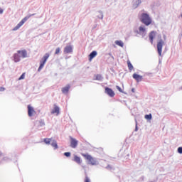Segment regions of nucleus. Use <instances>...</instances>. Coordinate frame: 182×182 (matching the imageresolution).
<instances>
[{
    "label": "nucleus",
    "mask_w": 182,
    "mask_h": 182,
    "mask_svg": "<svg viewBox=\"0 0 182 182\" xmlns=\"http://www.w3.org/2000/svg\"><path fill=\"white\" fill-rule=\"evenodd\" d=\"M0 14H4V10L1 8H0Z\"/></svg>",
    "instance_id": "nucleus-34"
},
{
    "label": "nucleus",
    "mask_w": 182,
    "mask_h": 182,
    "mask_svg": "<svg viewBox=\"0 0 182 182\" xmlns=\"http://www.w3.org/2000/svg\"><path fill=\"white\" fill-rule=\"evenodd\" d=\"M30 18H31V16H26L25 18H23L17 24V26H16V27H14V28H13V31H18V29H19V28H21V26H22V25H23V23H25V22H26V21H28Z\"/></svg>",
    "instance_id": "nucleus-4"
},
{
    "label": "nucleus",
    "mask_w": 182,
    "mask_h": 182,
    "mask_svg": "<svg viewBox=\"0 0 182 182\" xmlns=\"http://www.w3.org/2000/svg\"><path fill=\"white\" fill-rule=\"evenodd\" d=\"M4 90H5V88L4 87H0V92H4Z\"/></svg>",
    "instance_id": "nucleus-33"
},
{
    "label": "nucleus",
    "mask_w": 182,
    "mask_h": 182,
    "mask_svg": "<svg viewBox=\"0 0 182 182\" xmlns=\"http://www.w3.org/2000/svg\"><path fill=\"white\" fill-rule=\"evenodd\" d=\"M132 77L136 81V82H141L143 80V76L134 73L132 75Z\"/></svg>",
    "instance_id": "nucleus-13"
},
{
    "label": "nucleus",
    "mask_w": 182,
    "mask_h": 182,
    "mask_svg": "<svg viewBox=\"0 0 182 182\" xmlns=\"http://www.w3.org/2000/svg\"><path fill=\"white\" fill-rule=\"evenodd\" d=\"M70 89V85H68L67 86L62 88V93L64 95H68L69 93V90Z\"/></svg>",
    "instance_id": "nucleus-14"
},
{
    "label": "nucleus",
    "mask_w": 182,
    "mask_h": 182,
    "mask_svg": "<svg viewBox=\"0 0 182 182\" xmlns=\"http://www.w3.org/2000/svg\"><path fill=\"white\" fill-rule=\"evenodd\" d=\"M107 168H110V166H107Z\"/></svg>",
    "instance_id": "nucleus-36"
},
{
    "label": "nucleus",
    "mask_w": 182,
    "mask_h": 182,
    "mask_svg": "<svg viewBox=\"0 0 182 182\" xmlns=\"http://www.w3.org/2000/svg\"><path fill=\"white\" fill-rule=\"evenodd\" d=\"M27 109H28V114L29 117H32L33 114H36V111H35V109H33V107L31 105H28Z\"/></svg>",
    "instance_id": "nucleus-6"
},
{
    "label": "nucleus",
    "mask_w": 182,
    "mask_h": 182,
    "mask_svg": "<svg viewBox=\"0 0 182 182\" xmlns=\"http://www.w3.org/2000/svg\"><path fill=\"white\" fill-rule=\"evenodd\" d=\"M145 119L146 120H151V114L145 115Z\"/></svg>",
    "instance_id": "nucleus-23"
},
{
    "label": "nucleus",
    "mask_w": 182,
    "mask_h": 182,
    "mask_svg": "<svg viewBox=\"0 0 182 182\" xmlns=\"http://www.w3.org/2000/svg\"><path fill=\"white\" fill-rule=\"evenodd\" d=\"M178 153H179V154H182V147L178 148Z\"/></svg>",
    "instance_id": "nucleus-29"
},
{
    "label": "nucleus",
    "mask_w": 182,
    "mask_h": 182,
    "mask_svg": "<svg viewBox=\"0 0 182 182\" xmlns=\"http://www.w3.org/2000/svg\"><path fill=\"white\" fill-rule=\"evenodd\" d=\"M164 45V41L163 40H160L156 45L158 53L159 56H161V53L163 52V46Z\"/></svg>",
    "instance_id": "nucleus-5"
},
{
    "label": "nucleus",
    "mask_w": 182,
    "mask_h": 182,
    "mask_svg": "<svg viewBox=\"0 0 182 182\" xmlns=\"http://www.w3.org/2000/svg\"><path fill=\"white\" fill-rule=\"evenodd\" d=\"M51 146L54 147L55 149H58V144L56 143V141H53L51 143Z\"/></svg>",
    "instance_id": "nucleus-22"
},
{
    "label": "nucleus",
    "mask_w": 182,
    "mask_h": 182,
    "mask_svg": "<svg viewBox=\"0 0 182 182\" xmlns=\"http://www.w3.org/2000/svg\"><path fill=\"white\" fill-rule=\"evenodd\" d=\"M139 31L140 35H144V33H146V28H144V26H139Z\"/></svg>",
    "instance_id": "nucleus-18"
},
{
    "label": "nucleus",
    "mask_w": 182,
    "mask_h": 182,
    "mask_svg": "<svg viewBox=\"0 0 182 182\" xmlns=\"http://www.w3.org/2000/svg\"><path fill=\"white\" fill-rule=\"evenodd\" d=\"M157 35V32L152 31L149 33V41L151 43V45H153L154 41V38H156V36Z\"/></svg>",
    "instance_id": "nucleus-8"
},
{
    "label": "nucleus",
    "mask_w": 182,
    "mask_h": 182,
    "mask_svg": "<svg viewBox=\"0 0 182 182\" xmlns=\"http://www.w3.org/2000/svg\"><path fill=\"white\" fill-rule=\"evenodd\" d=\"M81 156H82L85 160H87L91 166H96L97 164L96 159L93 158L91 155L88 154H81Z\"/></svg>",
    "instance_id": "nucleus-2"
},
{
    "label": "nucleus",
    "mask_w": 182,
    "mask_h": 182,
    "mask_svg": "<svg viewBox=\"0 0 182 182\" xmlns=\"http://www.w3.org/2000/svg\"><path fill=\"white\" fill-rule=\"evenodd\" d=\"M14 61L17 63V62L21 61V56L19 55V53H18V51L16 53H14Z\"/></svg>",
    "instance_id": "nucleus-15"
},
{
    "label": "nucleus",
    "mask_w": 182,
    "mask_h": 182,
    "mask_svg": "<svg viewBox=\"0 0 182 182\" xmlns=\"http://www.w3.org/2000/svg\"><path fill=\"white\" fill-rule=\"evenodd\" d=\"M64 156H65V157H70V152L64 153Z\"/></svg>",
    "instance_id": "nucleus-28"
},
{
    "label": "nucleus",
    "mask_w": 182,
    "mask_h": 182,
    "mask_svg": "<svg viewBox=\"0 0 182 182\" xmlns=\"http://www.w3.org/2000/svg\"><path fill=\"white\" fill-rule=\"evenodd\" d=\"M105 93L108 95L110 97H114V92L112 88H109L107 87H105Z\"/></svg>",
    "instance_id": "nucleus-11"
},
{
    "label": "nucleus",
    "mask_w": 182,
    "mask_h": 182,
    "mask_svg": "<svg viewBox=\"0 0 182 182\" xmlns=\"http://www.w3.org/2000/svg\"><path fill=\"white\" fill-rule=\"evenodd\" d=\"M95 79H96V80H102V75H97L96 76H95Z\"/></svg>",
    "instance_id": "nucleus-25"
},
{
    "label": "nucleus",
    "mask_w": 182,
    "mask_h": 182,
    "mask_svg": "<svg viewBox=\"0 0 182 182\" xmlns=\"http://www.w3.org/2000/svg\"><path fill=\"white\" fill-rule=\"evenodd\" d=\"M70 147H72V149H76L77 147V144H78V141L77 140H76V139L70 136Z\"/></svg>",
    "instance_id": "nucleus-7"
},
{
    "label": "nucleus",
    "mask_w": 182,
    "mask_h": 182,
    "mask_svg": "<svg viewBox=\"0 0 182 182\" xmlns=\"http://www.w3.org/2000/svg\"><path fill=\"white\" fill-rule=\"evenodd\" d=\"M21 58L24 59L25 58H28V51L26 50H21L17 51Z\"/></svg>",
    "instance_id": "nucleus-10"
},
{
    "label": "nucleus",
    "mask_w": 182,
    "mask_h": 182,
    "mask_svg": "<svg viewBox=\"0 0 182 182\" xmlns=\"http://www.w3.org/2000/svg\"><path fill=\"white\" fill-rule=\"evenodd\" d=\"M50 141H52L51 139H49V138L44 139V143H46V144H50Z\"/></svg>",
    "instance_id": "nucleus-21"
},
{
    "label": "nucleus",
    "mask_w": 182,
    "mask_h": 182,
    "mask_svg": "<svg viewBox=\"0 0 182 182\" xmlns=\"http://www.w3.org/2000/svg\"><path fill=\"white\" fill-rule=\"evenodd\" d=\"M136 4L137 5H140V4H141V0H137Z\"/></svg>",
    "instance_id": "nucleus-31"
},
{
    "label": "nucleus",
    "mask_w": 182,
    "mask_h": 182,
    "mask_svg": "<svg viewBox=\"0 0 182 182\" xmlns=\"http://www.w3.org/2000/svg\"><path fill=\"white\" fill-rule=\"evenodd\" d=\"M73 52V47L72 46H66L64 48V53L68 54V53H72Z\"/></svg>",
    "instance_id": "nucleus-12"
},
{
    "label": "nucleus",
    "mask_w": 182,
    "mask_h": 182,
    "mask_svg": "<svg viewBox=\"0 0 182 182\" xmlns=\"http://www.w3.org/2000/svg\"><path fill=\"white\" fill-rule=\"evenodd\" d=\"M140 21L144 23L146 26L151 25L153 20L148 14L144 13L141 15Z\"/></svg>",
    "instance_id": "nucleus-1"
},
{
    "label": "nucleus",
    "mask_w": 182,
    "mask_h": 182,
    "mask_svg": "<svg viewBox=\"0 0 182 182\" xmlns=\"http://www.w3.org/2000/svg\"><path fill=\"white\" fill-rule=\"evenodd\" d=\"M115 45H117L118 46H120L121 48H123V46H124V43H122V41H116Z\"/></svg>",
    "instance_id": "nucleus-20"
},
{
    "label": "nucleus",
    "mask_w": 182,
    "mask_h": 182,
    "mask_svg": "<svg viewBox=\"0 0 182 182\" xmlns=\"http://www.w3.org/2000/svg\"><path fill=\"white\" fill-rule=\"evenodd\" d=\"M132 92H133V93H134V88L132 89Z\"/></svg>",
    "instance_id": "nucleus-35"
},
{
    "label": "nucleus",
    "mask_w": 182,
    "mask_h": 182,
    "mask_svg": "<svg viewBox=\"0 0 182 182\" xmlns=\"http://www.w3.org/2000/svg\"><path fill=\"white\" fill-rule=\"evenodd\" d=\"M60 53V48H57L55 49V55H59Z\"/></svg>",
    "instance_id": "nucleus-24"
},
{
    "label": "nucleus",
    "mask_w": 182,
    "mask_h": 182,
    "mask_svg": "<svg viewBox=\"0 0 182 182\" xmlns=\"http://www.w3.org/2000/svg\"><path fill=\"white\" fill-rule=\"evenodd\" d=\"M73 161L77 163V164H82V159L77 155H74Z\"/></svg>",
    "instance_id": "nucleus-16"
},
{
    "label": "nucleus",
    "mask_w": 182,
    "mask_h": 182,
    "mask_svg": "<svg viewBox=\"0 0 182 182\" xmlns=\"http://www.w3.org/2000/svg\"><path fill=\"white\" fill-rule=\"evenodd\" d=\"M127 63L129 70H132L134 69V67H133V65H132V63H130V60H128L127 61Z\"/></svg>",
    "instance_id": "nucleus-19"
},
{
    "label": "nucleus",
    "mask_w": 182,
    "mask_h": 182,
    "mask_svg": "<svg viewBox=\"0 0 182 182\" xmlns=\"http://www.w3.org/2000/svg\"><path fill=\"white\" fill-rule=\"evenodd\" d=\"M84 182H90V178H89V176H85Z\"/></svg>",
    "instance_id": "nucleus-27"
},
{
    "label": "nucleus",
    "mask_w": 182,
    "mask_h": 182,
    "mask_svg": "<svg viewBox=\"0 0 182 182\" xmlns=\"http://www.w3.org/2000/svg\"><path fill=\"white\" fill-rule=\"evenodd\" d=\"M95 56H97V52L94 50L89 55V60H92Z\"/></svg>",
    "instance_id": "nucleus-17"
},
{
    "label": "nucleus",
    "mask_w": 182,
    "mask_h": 182,
    "mask_svg": "<svg viewBox=\"0 0 182 182\" xmlns=\"http://www.w3.org/2000/svg\"><path fill=\"white\" fill-rule=\"evenodd\" d=\"M49 56H50L49 53H46L44 55V56L40 61V66L38 69V72H41V70H42V69H43V66H45V63H46V60H48V59H49Z\"/></svg>",
    "instance_id": "nucleus-3"
},
{
    "label": "nucleus",
    "mask_w": 182,
    "mask_h": 182,
    "mask_svg": "<svg viewBox=\"0 0 182 182\" xmlns=\"http://www.w3.org/2000/svg\"><path fill=\"white\" fill-rule=\"evenodd\" d=\"M23 79H25V73H23L21 75V77L18 78V80H23Z\"/></svg>",
    "instance_id": "nucleus-26"
},
{
    "label": "nucleus",
    "mask_w": 182,
    "mask_h": 182,
    "mask_svg": "<svg viewBox=\"0 0 182 182\" xmlns=\"http://www.w3.org/2000/svg\"><path fill=\"white\" fill-rule=\"evenodd\" d=\"M60 109L56 105H54L53 109L51 110V114H56V116H59Z\"/></svg>",
    "instance_id": "nucleus-9"
},
{
    "label": "nucleus",
    "mask_w": 182,
    "mask_h": 182,
    "mask_svg": "<svg viewBox=\"0 0 182 182\" xmlns=\"http://www.w3.org/2000/svg\"><path fill=\"white\" fill-rule=\"evenodd\" d=\"M40 126H45V122H43V121H40Z\"/></svg>",
    "instance_id": "nucleus-30"
},
{
    "label": "nucleus",
    "mask_w": 182,
    "mask_h": 182,
    "mask_svg": "<svg viewBox=\"0 0 182 182\" xmlns=\"http://www.w3.org/2000/svg\"><path fill=\"white\" fill-rule=\"evenodd\" d=\"M117 89L119 90V92H122V88L119 86H117Z\"/></svg>",
    "instance_id": "nucleus-32"
}]
</instances>
